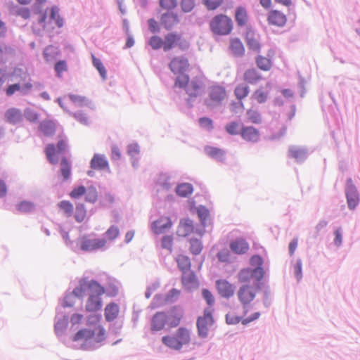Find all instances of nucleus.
<instances>
[{"label":"nucleus","mask_w":360,"mask_h":360,"mask_svg":"<svg viewBox=\"0 0 360 360\" xmlns=\"http://www.w3.org/2000/svg\"><path fill=\"white\" fill-rule=\"evenodd\" d=\"M75 219L81 223L84 221L86 217V210L83 203H78L76 205L75 212L74 214Z\"/></svg>","instance_id":"4c0bfd02"},{"label":"nucleus","mask_w":360,"mask_h":360,"mask_svg":"<svg viewBox=\"0 0 360 360\" xmlns=\"http://www.w3.org/2000/svg\"><path fill=\"white\" fill-rule=\"evenodd\" d=\"M94 331L89 329H82L79 330L73 337L72 340L80 341V340H89L94 336Z\"/></svg>","instance_id":"f704fd0d"},{"label":"nucleus","mask_w":360,"mask_h":360,"mask_svg":"<svg viewBox=\"0 0 360 360\" xmlns=\"http://www.w3.org/2000/svg\"><path fill=\"white\" fill-rule=\"evenodd\" d=\"M47 159L51 164H56L58 160V150L53 144H48L45 149Z\"/></svg>","instance_id":"473e14b6"},{"label":"nucleus","mask_w":360,"mask_h":360,"mask_svg":"<svg viewBox=\"0 0 360 360\" xmlns=\"http://www.w3.org/2000/svg\"><path fill=\"white\" fill-rule=\"evenodd\" d=\"M91 58L94 66L98 71L102 78L105 79L107 72L101 60L97 58L94 54L91 55Z\"/></svg>","instance_id":"a18cd8bd"},{"label":"nucleus","mask_w":360,"mask_h":360,"mask_svg":"<svg viewBox=\"0 0 360 360\" xmlns=\"http://www.w3.org/2000/svg\"><path fill=\"white\" fill-rule=\"evenodd\" d=\"M235 18L238 26L246 25L248 22V15L245 8L238 7L236 11Z\"/></svg>","instance_id":"2f4dec72"},{"label":"nucleus","mask_w":360,"mask_h":360,"mask_svg":"<svg viewBox=\"0 0 360 360\" xmlns=\"http://www.w3.org/2000/svg\"><path fill=\"white\" fill-rule=\"evenodd\" d=\"M208 95L207 105H219L226 98V91L222 86L213 85L210 87Z\"/></svg>","instance_id":"1a4fd4ad"},{"label":"nucleus","mask_w":360,"mask_h":360,"mask_svg":"<svg viewBox=\"0 0 360 360\" xmlns=\"http://www.w3.org/2000/svg\"><path fill=\"white\" fill-rule=\"evenodd\" d=\"M98 199V193L95 188H89L86 194V200L89 202H95Z\"/></svg>","instance_id":"13d9d810"},{"label":"nucleus","mask_w":360,"mask_h":360,"mask_svg":"<svg viewBox=\"0 0 360 360\" xmlns=\"http://www.w3.org/2000/svg\"><path fill=\"white\" fill-rule=\"evenodd\" d=\"M250 264L255 268H262L263 259L259 255H253L250 260Z\"/></svg>","instance_id":"69168bd1"},{"label":"nucleus","mask_w":360,"mask_h":360,"mask_svg":"<svg viewBox=\"0 0 360 360\" xmlns=\"http://www.w3.org/2000/svg\"><path fill=\"white\" fill-rule=\"evenodd\" d=\"M212 32L217 35H228L233 30V21L231 18L224 14L215 15L209 23Z\"/></svg>","instance_id":"7ed1b4c3"},{"label":"nucleus","mask_w":360,"mask_h":360,"mask_svg":"<svg viewBox=\"0 0 360 360\" xmlns=\"http://www.w3.org/2000/svg\"><path fill=\"white\" fill-rule=\"evenodd\" d=\"M216 288L219 295L225 298H230L235 293V287L225 279L216 281Z\"/></svg>","instance_id":"dca6fc26"},{"label":"nucleus","mask_w":360,"mask_h":360,"mask_svg":"<svg viewBox=\"0 0 360 360\" xmlns=\"http://www.w3.org/2000/svg\"><path fill=\"white\" fill-rule=\"evenodd\" d=\"M18 212L21 213H29L34 210V205L28 201H22L16 206Z\"/></svg>","instance_id":"8fccbe9b"},{"label":"nucleus","mask_w":360,"mask_h":360,"mask_svg":"<svg viewBox=\"0 0 360 360\" xmlns=\"http://www.w3.org/2000/svg\"><path fill=\"white\" fill-rule=\"evenodd\" d=\"M174 84L179 88H185L186 94L191 98H196L202 93V82L198 77H194L190 82L188 75H182L176 77Z\"/></svg>","instance_id":"f03ea898"},{"label":"nucleus","mask_w":360,"mask_h":360,"mask_svg":"<svg viewBox=\"0 0 360 360\" xmlns=\"http://www.w3.org/2000/svg\"><path fill=\"white\" fill-rule=\"evenodd\" d=\"M167 315L164 312H157L151 319L150 328L152 331H159L165 328L167 322Z\"/></svg>","instance_id":"5701e85b"},{"label":"nucleus","mask_w":360,"mask_h":360,"mask_svg":"<svg viewBox=\"0 0 360 360\" xmlns=\"http://www.w3.org/2000/svg\"><path fill=\"white\" fill-rule=\"evenodd\" d=\"M229 49L236 56L241 57L245 54V47L238 38H233L230 40Z\"/></svg>","instance_id":"c756f323"},{"label":"nucleus","mask_w":360,"mask_h":360,"mask_svg":"<svg viewBox=\"0 0 360 360\" xmlns=\"http://www.w3.org/2000/svg\"><path fill=\"white\" fill-rule=\"evenodd\" d=\"M264 275L263 268H255L254 269L246 268L242 269L238 275L240 283H250L253 281L256 285L262 280Z\"/></svg>","instance_id":"0eeeda50"},{"label":"nucleus","mask_w":360,"mask_h":360,"mask_svg":"<svg viewBox=\"0 0 360 360\" xmlns=\"http://www.w3.org/2000/svg\"><path fill=\"white\" fill-rule=\"evenodd\" d=\"M91 167L95 170L108 169V162L103 155L95 154L91 160Z\"/></svg>","instance_id":"bb28decb"},{"label":"nucleus","mask_w":360,"mask_h":360,"mask_svg":"<svg viewBox=\"0 0 360 360\" xmlns=\"http://www.w3.org/2000/svg\"><path fill=\"white\" fill-rule=\"evenodd\" d=\"M256 294V288L248 284L242 285L238 290L237 297L243 307L244 315L249 312L250 304L255 300Z\"/></svg>","instance_id":"39448f33"},{"label":"nucleus","mask_w":360,"mask_h":360,"mask_svg":"<svg viewBox=\"0 0 360 360\" xmlns=\"http://www.w3.org/2000/svg\"><path fill=\"white\" fill-rule=\"evenodd\" d=\"M255 63L257 67L263 71H269L272 68V61L267 57L258 55L255 58Z\"/></svg>","instance_id":"7c9ffc66"},{"label":"nucleus","mask_w":360,"mask_h":360,"mask_svg":"<svg viewBox=\"0 0 360 360\" xmlns=\"http://www.w3.org/2000/svg\"><path fill=\"white\" fill-rule=\"evenodd\" d=\"M241 138L250 143H257L260 139L259 131L252 126H243L240 131Z\"/></svg>","instance_id":"2eb2a0df"},{"label":"nucleus","mask_w":360,"mask_h":360,"mask_svg":"<svg viewBox=\"0 0 360 360\" xmlns=\"http://www.w3.org/2000/svg\"><path fill=\"white\" fill-rule=\"evenodd\" d=\"M56 129L55 124L51 121H44L40 124V130L46 136H51Z\"/></svg>","instance_id":"79ce46f5"},{"label":"nucleus","mask_w":360,"mask_h":360,"mask_svg":"<svg viewBox=\"0 0 360 360\" xmlns=\"http://www.w3.org/2000/svg\"><path fill=\"white\" fill-rule=\"evenodd\" d=\"M106 238L109 240H114L120 235V229L115 225L110 226L105 233Z\"/></svg>","instance_id":"603ef678"},{"label":"nucleus","mask_w":360,"mask_h":360,"mask_svg":"<svg viewBox=\"0 0 360 360\" xmlns=\"http://www.w3.org/2000/svg\"><path fill=\"white\" fill-rule=\"evenodd\" d=\"M183 316V311L177 307H174L171 309L169 311L168 316H167V321H168L169 326L171 328L178 326L181 323Z\"/></svg>","instance_id":"b1692460"},{"label":"nucleus","mask_w":360,"mask_h":360,"mask_svg":"<svg viewBox=\"0 0 360 360\" xmlns=\"http://www.w3.org/2000/svg\"><path fill=\"white\" fill-rule=\"evenodd\" d=\"M245 41L248 49L259 54L262 49L259 35L253 30H248L245 33Z\"/></svg>","instance_id":"f8f14e48"},{"label":"nucleus","mask_w":360,"mask_h":360,"mask_svg":"<svg viewBox=\"0 0 360 360\" xmlns=\"http://www.w3.org/2000/svg\"><path fill=\"white\" fill-rule=\"evenodd\" d=\"M120 307L117 304L110 302L104 309V316L107 321L111 322L116 319L119 315Z\"/></svg>","instance_id":"cd10ccee"},{"label":"nucleus","mask_w":360,"mask_h":360,"mask_svg":"<svg viewBox=\"0 0 360 360\" xmlns=\"http://www.w3.org/2000/svg\"><path fill=\"white\" fill-rule=\"evenodd\" d=\"M86 193V188L84 186H80L77 188H75L70 193V196L76 199Z\"/></svg>","instance_id":"680f3d73"},{"label":"nucleus","mask_w":360,"mask_h":360,"mask_svg":"<svg viewBox=\"0 0 360 360\" xmlns=\"http://www.w3.org/2000/svg\"><path fill=\"white\" fill-rule=\"evenodd\" d=\"M59 51L57 48L49 46L44 51V57L47 62L52 61L58 56Z\"/></svg>","instance_id":"37998d69"},{"label":"nucleus","mask_w":360,"mask_h":360,"mask_svg":"<svg viewBox=\"0 0 360 360\" xmlns=\"http://www.w3.org/2000/svg\"><path fill=\"white\" fill-rule=\"evenodd\" d=\"M89 290L93 293L104 294L105 288L94 280L88 281L84 278L79 280V284L72 291V294L77 297H83Z\"/></svg>","instance_id":"20e7f679"},{"label":"nucleus","mask_w":360,"mask_h":360,"mask_svg":"<svg viewBox=\"0 0 360 360\" xmlns=\"http://www.w3.org/2000/svg\"><path fill=\"white\" fill-rule=\"evenodd\" d=\"M58 77H61L63 72L68 71V67L65 60L58 61L54 67Z\"/></svg>","instance_id":"5fc2aeb1"},{"label":"nucleus","mask_w":360,"mask_h":360,"mask_svg":"<svg viewBox=\"0 0 360 360\" xmlns=\"http://www.w3.org/2000/svg\"><path fill=\"white\" fill-rule=\"evenodd\" d=\"M51 18L54 20L58 27H62L63 24V19L60 17L58 9L56 7L51 8Z\"/></svg>","instance_id":"052dcab7"},{"label":"nucleus","mask_w":360,"mask_h":360,"mask_svg":"<svg viewBox=\"0 0 360 360\" xmlns=\"http://www.w3.org/2000/svg\"><path fill=\"white\" fill-rule=\"evenodd\" d=\"M58 206L66 217H70L72 216L74 207L70 201L62 200L58 204Z\"/></svg>","instance_id":"58836bf2"},{"label":"nucleus","mask_w":360,"mask_h":360,"mask_svg":"<svg viewBox=\"0 0 360 360\" xmlns=\"http://www.w3.org/2000/svg\"><path fill=\"white\" fill-rule=\"evenodd\" d=\"M206 153L212 158L222 160L224 156V151L220 148L207 146L205 148Z\"/></svg>","instance_id":"ea45409f"},{"label":"nucleus","mask_w":360,"mask_h":360,"mask_svg":"<svg viewBox=\"0 0 360 360\" xmlns=\"http://www.w3.org/2000/svg\"><path fill=\"white\" fill-rule=\"evenodd\" d=\"M191 341V332L186 327L179 328L173 335H165L162 338V343L174 350H180L184 345Z\"/></svg>","instance_id":"f257e3e1"},{"label":"nucleus","mask_w":360,"mask_h":360,"mask_svg":"<svg viewBox=\"0 0 360 360\" xmlns=\"http://www.w3.org/2000/svg\"><path fill=\"white\" fill-rule=\"evenodd\" d=\"M348 207L353 210L359 203V196L356 188L353 186H348L346 190Z\"/></svg>","instance_id":"c85d7f7f"},{"label":"nucleus","mask_w":360,"mask_h":360,"mask_svg":"<svg viewBox=\"0 0 360 360\" xmlns=\"http://www.w3.org/2000/svg\"><path fill=\"white\" fill-rule=\"evenodd\" d=\"M181 284L185 290H191L198 287L199 282L193 271H187L182 273Z\"/></svg>","instance_id":"f3484780"},{"label":"nucleus","mask_w":360,"mask_h":360,"mask_svg":"<svg viewBox=\"0 0 360 360\" xmlns=\"http://www.w3.org/2000/svg\"><path fill=\"white\" fill-rule=\"evenodd\" d=\"M252 98L258 103H265L268 98V92L263 91L262 89H258L254 91Z\"/></svg>","instance_id":"49530a36"},{"label":"nucleus","mask_w":360,"mask_h":360,"mask_svg":"<svg viewBox=\"0 0 360 360\" xmlns=\"http://www.w3.org/2000/svg\"><path fill=\"white\" fill-rule=\"evenodd\" d=\"M194 229L193 223L191 220L186 219L181 220L178 226L176 233L179 236L186 237L191 234Z\"/></svg>","instance_id":"393cba45"},{"label":"nucleus","mask_w":360,"mask_h":360,"mask_svg":"<svg viewBox=\"0 0 360 360\" xmlns=\"http://www.w3.org/2000/svg\"><path fill=\"white\" fill-rule=\"evenodd\" d=\"M203 248L202 242L198 239H191L190 252L195 255L200 254Z\"/></svg>","instance_id":"c03bdc74"},{"label":"nucleus","mask_w":360,"mask_h":360,"mask_svg":"<svg viewBox=\"0 0 360 360\" xmlns=\"http://www.w3.org/2000/svg\"><path fill=\"white\" fill-rule=\"evenodd\" d=\"M241 127L240 124L236 122H231L225 126V129L231 135L240 134Z\"/></svg>","instance_id":"864d4df0"},{"label":"nucleus","mask_w":360,"mask_h":360,"mask_svg":"<svg viewBox=\"0 0 360 360\" xmlns=\"http://www.w3.org/2000/svg\"><path fill=\"white\" fill-rule=\"evenodd\" d=\"M173 237L172 236H165L161 240V247L163 249L168 250L169 252L172 251Z\"/></svg>","instance_id":"4d7b16f0"},{"label":"nucleus","mask_w":360,"mask_h":360,"mask_svg":"<svg viewBox=\"0 0 360 360\" xmlns=\"http://www.w3.org/2000/svg\"><path fill=\"white\" fill-rule=\"evenodd\" d=\"M148 43L153 49L157 50L162 47L164 49V46H165L164 39H162L159 36H153L149 39Z\"/></svg>","instance_id":"3c124183"},{"label":"nucleus","mask_w":360,"mask_h":360,"mask_svg":"<svg viewBox=\"0 0 360 360\" xmlns=\"http://www.w3.org/2000/svg\"><path fill=\"white\" fill-rule=\"evenodd\" d=\"M260 315V312L256 311L250 316L244 315L245 317L243 319L239 316L235 315L233 313H229L226 316V321L228 324H237L241 322L243 325H247L257 320Z\"/></svg>","instance_id":"ddd939ff"},{"label":"nucleus","mask_w":360,"mask_h":360,"mask_svg":"<svg viewBox=\"0 0 360 360\" xmlns=\"http://www.w3.org/2000/svg\"><path fill=\"white\" fill-rule=\"evenodd\" d=\"M32 84L30 81L24 83L22 85L19 84H13L9 85L6 89V94L11 96L15 94V91H20L22 94H28L32 89Z\"/></svg>","instance_id":"4be33fe9"},{"label":"nucleus","mask_w":360,"mask_h":360,"mask_svg":"<svg viewBox=\"0 0 360 360\" xmlns=\"http://www.w3.org/2000/svg\"><path fill=\"white\" fill-rule=\"evenodd\" d=\"M249 92L250 89L248 86L243 84L237 85L234 89V95L239 101L246 98L249 94Z\"/></svg>","instance_id":"e433bc0d"},{"label":"nucleus","mask_w":360,"mask_h":360,"mask_svg":"<svg viewBox=\"0 0 360 360\" xmlns=\"http://www.w3.org/2000/svg\"><path fill=\"white\" fill-rule=\"evenodd\" d=\"M202 297L207 303L208 305L211 306L214 303V297L212 292L207 289H203L202 291Z\"/></svg>","instance_id":"0e129e2a"},{"label":"nucleus","mask_w":360,"mask_h":360,"mask_svg":"<svg viewBox=\"0 0 360 360\" xmlns=\"http://www.w3.org/2000/svg\"><path fill=\"white\" fill-rule=\"evenodd\" d=\"M160 6L162 8L170 11L177 6L176 0H160Z\"/></svg>","instance_id":"6e6d98bb"},{"label":"nucleus","mask_w":360,"mask_h":360,"mask_svg":"<svg viewBox=\"0 0 360 360\" xmlns=\"http://www.w3.org/2000/svg\"><path fill=\"white\" fill-rule=\"evenodd\" d=\"M214 319L210 309H205L203 315L197 320L198 333L200 337L205 338L208 335L209 328L213 324Z\"/></svg>","instance_id":"6e6552de"},{"label":"nucleus","mask_w":360,"mask_h":360,"mask_svg":"<svg viewBox=\"0 0 360 360\" xmlns=\"http://www.w3.org/2000/svg\"><path fill=\"white\" fill-rule=\"evenodd\" d=\"M224 0H203V4L208 10L213 11L219 7Z\"/></svg>","instance_id":"bf43d9fd"},{"label":"nucleus","mask_w":360,"mask_h":360,"mask_svg":"<svg viewBox=\"0 0 360 360\" xmlns=\"http://www.w3.org/2000/svg\"><path fill=\"white\" fill-rule=\"evenodd\" d=\"M181 291L178 289H172L167 295V300L171 302L176 300L180 295Z\"/></svg>","instance_id":"338daca9"},{"label":"nucleus","mask_w":360,"mask_h":360,"mask_svg":"<svg viewBox=\"0 0 360 360\" xmlns=\"http://www.w3.org/2000/svg\"><path fill=\"white\" fill-rule=\"evenodd\" d=\"M243 78L245 82L255 84L262 79V76L257 70L252 68L245 71Z\"/></svg>","instance_id":"a878e982"},{"label":"nucleus","mask_w":360,"mask_h":360,"mask_svg":"<svg viewBox=\"0 0 360 360\" xmlns=\"http://www.w3.org/2000/svg\"><path fill=\"white\" fill-rule=\"evenodd\" d=\"M229 246L231 251L237 255L245 254L250 248L248 243L242 238L231 241Z\"/></svg>","instance_id":"aec40b11"},{"label":"nucleus","mask_w":360,"mask_h":360,"mask_svg":"<svg viewBox=\"0 0 360 360\" xmlns=\"http://www.w3.org/2000/svg\"><path fill=\"white\" fill-rule=\"evenodd\" d=\"M5 115L6 120L13 124L18 122L22 117L20 111L14 108L7 110Z\"/></svg>","instance_id":"a19ab883"},{"label":"nucleus","mask_w":360,"mask_h":360,"mask_svg":"<svg viewBox=\"0 0 360 360\" xmlns=\"http://www.w3.org/2000/svg\"><path fill=\"white\" fill-rule=\"evenodd\" d=\"M164 51H167L173 49L174 46L179 47L182 51L187 50L189 46V42L184 39L181 34L176 32H170L167 34L164 38Z\"/></svg>","instance_id":"423d86ee"},{"label":"nucleus","mask_w":360,"mask_h":360,"mask_svg":"<svg viewBox=\"0 0 360 360\" xmlns=\"http://www.w3.org/2000/svg\"><path fill=\"white\" fill-rule=\"evenodd\" d=\"M106 240L103 238L91 239L88 236H83L81 238L80 248L83 251H93L103 248Z\"/></svg>","instance_id":"9b49d317"},{"label":"nucleus","mask_w":360,"mask_h":360,"mask_svg":"<svg viewBox=\"0 0 360 360\" xmlns=\"http://www.w3.org/2000/svg\"><path fill=\"white\" fill-rule=\"evenodd\" d=\"M267 20L270 25L282 27L286 23L287 18L281 11L273 10L269 12Z\"/></svg>","instance_id":"412c9836"},{"label":"nucleus","mask_w":360,"mask_h":360,"mask_svg":"<svg viewBox=\"0 0 360 360\" xmlns=\"http://www.w3.org/2000/svg\"><path fill=\"white\" fill-rule=\"evenodd\" d=\"M193 188L191 184L184 183L176 188V194L183 198L188 197L193 193Z\"/></svg>","instance_id":"c9c22d12"},{"label":"nucleus","mask_w":360,"mask_h":360,"mask_svg":"<svg viewBox=\"0 0 360 360\" xmlns=\"http://www.w3.org/2000/svg\"><path fill=\"white\" fill-rule=\"evenodd\" d=\"M176 260L178 264V267L182 273H184L187 271H191V264L188 257L179 255L176 257Z\"/></svg>","instance_id":"72a5a7b5"},{"label":"nucleus","mask_w":360,"mask_h":360,"mask_svg":"<svg viewBox=\"0 0 360 360\" xmlns=\"http://www.w3.org/2000/svg\"><path fill=\"white\" fill-rule=\"evenodd\" d=\"M248 120L253 124H260L262 122V117L257 110L250 109L246 112Z\"/></svg>","instance_id":"09e8293b"},{"label":"nucleus","mask_w":360,"mask_h":360,"mask_svg":"<svg viewBox=\"0 0 360 360\" xmlns=\"http://www.w3.org/2000/svg\"><path fill=\"white\" fill-rule=\"evenodd\" d=\"M103 294L91 292L86 300L85 309L89 312H95L99 311L103 305L101 296Z\"/></svg>","instance_id":"a211bd4d"},{"label":"nucleus","mask_w":360,"mask_h":360,"mask_svg":"<svg viewBox=\"0 0 360 360\" xmlns=\"http://www.w3.org/2000/svg\"><path fill=\"white\" fill-rule=\"evenodd\" d=\"M172 226V222L168 217H161L154 221L150 226L152 231L157 235L162 234Z\"/></svg>","instance_id":"4468645a"},{"label":"nucleus","mask_w":360,"mask_h":360,"mask_svg":"<svg viewBox=\"0 0 360 360\" xmlns=\"http://www.w3.org/2000/svg\"><path fill=\"white\" fill-rule=\"evenodd\" d=\"M199 124L201 127L206 129L212 128V121L211 119L207 117H202L199 120Z\"/></svg>","instance_id":"774afa93"},{"label":"nucleus","mask_w":360,"mask_h":360,"mask_svg":"<svg viewBox=\"0 0 360 360\" xmlns=\"http://www.w3.org/2000/svg\"><path fill=\"white\" fill-rule=\"evenodd\" d=\"M179 22L178 15L172 11L163 13L160 18V24L167 30L172 29Z\"/></svg>","instance_id":"6ab92c4d"},{"label":"nucleus","mask_w":360,"mask_h":360,"mask_svg":"<svg viewBox=\"0 0 360 360\" xmlns=\"http://www.w3.org/2000/svg\"><path fill=\"white\" fill-rule=\"evenodd\" d=\"M195 6L194 0H182L181 7L184 12H191Z\"/></svg>","instance_id":"e2e57ef3"},{"label":"nucleus","mask_w":360,"mask_h":360,"mask_svg":"<svg viewBox=\"0 0 360 360\" xmlns=\"http://www.w3.org/2000/svg\"><path fill=\"white\" fill-rule=\"evenodd\" d=\"M189 67L188 59L182 56L174 57L169 64V70L175 75L184 73Z\"/></svg>","instance_id":"9d476101"},{"label":"nucleus","mask_w":360,"mask_h":360,"mask_svg":"<svg viewBox=\"0 0 360 360\" xmlns=\"http://www.w3.org/2000/svg\"><path fill=\"white\" fill-rule=\"evenodd\" d=\"M60 172L64 179L67 180L70 176V165L66 158H63L60 162Z\"/></svg>","instance_id":"de8ad7c7"}]
</instances>
